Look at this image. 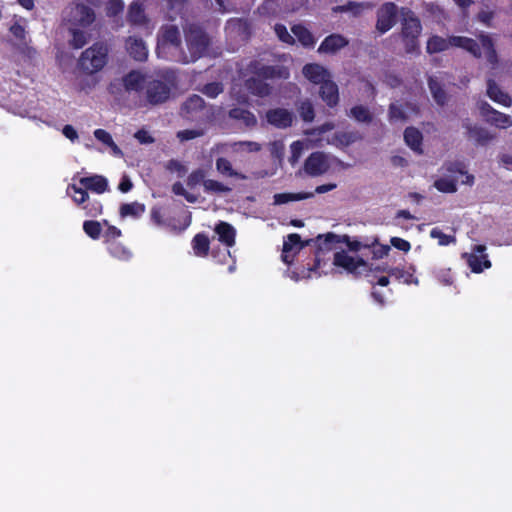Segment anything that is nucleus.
I'll return each mask as SVG.
<instances>
[{
  "mask_svg": "<svg viewBox=\"0 0 512 512\" xmlns=\"http://www.w3.org/2000/svg\"><path fill=\"white\" fill-rule=\"evenodd\" d=\"M478 40L466 37L452 35L443 38L438 35H432L428 38L426 51L428 54H436L448 50L450 47L461 48L471 54L476 59H481L484 53L487 63L491 68H496L499 64V57L492 37L484 32L478 35Z\"/></svg>",
  "mask_w": 512,
  "mask_h": 512,
  "instance_id": "f257e3e1",
  "label": "nucleus"
},
{
  "mask_svg": "<svg viewBox=\"0 0 512 512\" xmlns=\"http://www.w3.org/2000/svg\"><path fill=\"white\" fill-rule=\"evenodd\" d=\"M401 40L406 54H420L419 36L422 24L418 16L410 9H402Z\"/></svg>",
  "mask_w": 512,
  "mask_h": 512,
  "instance_id": "f03ea898",
  "label": "nucleus"
},
{
  "mask_svg": "<svg viewBox=\"0 0 512 512\" xmlns=\"http://www.w3.org/2000/svg\"><path fill=\"white\" fill-rule=\"evenodd\" d=\"M184 32L189 55H184L183 60L185 63L194 62L207 53L210 38L206 31L196 24H189Z\"/></svg>",
  "mask_w": 512,
  "mask_h": 512,
  "instance_id": "7ed1b4c3",
  "label": "nucleus"
},
{
  "mask_svg": "<svg viewBox=\"0 0 512 512\" xmlns=\"http://www.w3.org/2000/svg\"><path fill=\"white\" fill-rule=\"evenodd\" d=\"M107 56V46L102 42H96L82 52L79 66L85 73L94 74L106 65Z\"/></svg>",
  "mask_w": 512,
  "mask_h": 512,
  "instance_id": "20e7f679",
  "label": "nucleus"
},
{
  "mask_svg": "<svg viewBox=\"0 0 512 512\" xmlns=\"http://www.w3.org/2000/svg\"><path fill=\"white\" fill-rule=\"evenodd\" d=\"M333 264L336 267L344 269L348 274L359 278L362 275H368L372 268L370 264L361 257L354 258L345 251H339L334 254Z\"/></svg>",
  "mask_w": 512,
  "mask_h": 512,
  "instance_id": "39448f33",
  "label": "nucleus"
},
{
  "mask_svg": "<svg viewBox=\"0 0 512 512\" xmlns=\"http://www.w3.org/2000/svg\"><path fill=\"white\" fill-rule=\"evenodd\" d=\"M146 102L155 106L165 103L171 95L170 86L163 80L150 76L144 88Z\"/></svg>",
  "mask_w": 512,
  "mask_h": 512,
  "instance_id": "423d86ee",
  "label": "nucleus"
},
{
  "mask_svg": "<svg viewBox=\"0 0 512 512\" xmlns=\"http://www.w3.org/2000/svg\"><path fill=\"white\" fill-rule=\"evenodd\" d=\"M95 19L96 15L93 8L84 3L73 2L69 7L68 21L73 26L86 28L92 25Z\"/></svg>",
  "mask_w": 512,
  "mask_h": 512,
  "instance_id": "0eeeda50",
  "label": "nucleus"
},
{
  "mask_svg": "<svg viewBox=\"0 0 512 512\" xmlns=\"http://www.w3.org/2000/svg\"><path fill=\"white\" fill-rule=\"evenodd\" d=\"M376 16V30L384 34L397 23L398 7L393 2H385L378 8Z\"/></svg>",
  "mask_w": 512,
  "mask_h": 512,
  "instance_id": "6e6552de",
  "label": "nucleus"
},
{
  "mask_svg": "<svg viewBox=\"0 0 512 512\" xmlns=\"http://www.w3.org/2000/svg\"><path fill=\"white\" fill-rule=\"evenodd\" d=\"M250 71L263 80L267 79H287L289 70L281 65H264L259 61H252L249 64Z\"/></svg>",
  "mask_w": 512,
  "mask_h": 512,
  "instance_id": "1a4fd4ad",
  "label": "nucleus"
},
{
  "mask_svg": "<svg viewBox=\"0 0 512 512\" xmlns=\"http://www.w3.org/2000/svg\"><path fill=\"white\" fill-rule=\"evenodd\" d=\"M478 108L487 123L500 129H507L512 126V118L509 115L494 109L486 101L480 102Z\"/></svg>",
  "mask_w": 512,
  "mask_h": 512,
  "instance_id": "9d476101",
  "label": "nucleus"
},
{
  "mask_svg": "<svg viewBox=\"0 0 512 512\" xmlns=\"http://www.w3.org/2000/svg\"><path fill=\"white\" fill-rule=\"evenodd\" d=\"M205 109L206 104L204 99L194 94L182 104L180 114L187 120L195 121L202 118Z\"/></svg>",
  "mask_w": 512,
  "mask_h": 512,
  "instance_id": "9b49d317",
  "label": "nucleus"
},
{
  "mask_svg": "<svg viewBox=\"0 0 512 512\" xmlns=\"http://www.w3.org/2000/svg\"><path fill=\"white\" fill-rule=\"evenodd\" d=\"M485 251V245L479 244L473 247L472 253H465L463 255V257L467 259V263L472 272L481 273L484 271V269L491 267V262L488 259V255L485 254Z\"/></svg>",
  "mask_w": 512,
  "mask_h": 512,
  "instance_id": "f8f14e48",
  "label": "nucleus"
},
{
  "mask_svg": "<svg viewBox=\"0 0 512 512\" xmlns=\"http://www.w3.org/2000/svg\"><path fill=\"white\" fill-rule=\"evenodd\" d=\"M313 242V239H309L307 241H302L301 237L297 233L289 234L283 243L282 249V260L286 264H291L293 261V257L295 253H292L294 250L299 252L303 247L310 245Z\"/></svg>",
  "mask_w": 512,
  "mask_h": 512,
  "instance_id": "ddd939ff",
  "label": "nucleus"
},
{
  "mask_svg": "<svg viewBox=\"0 0 512 512\" xmlns=\"http://www.w3.org/2000/svg\"><path fill=\"white\" fill-rule=\"evenodd\" d=\"M328 169L329 163L322 152L311 153L304 162L305 172L312 177L323 175Z\"/></svg>",
  "mask_w": 512,
  "mask_h": 512,
  "instance_id": "4468645a",
  "label": "nucleus"
},
{
  "mask_svg": "<svg viewBox=\"0 0 512 512\" xmlns=\"http://www.w3.org/2000/svg\"><path fill=\"white\" fill-rule=\"evenodd\" d=\"M225 30L241 40H248L252 35V24L246 18H231L226 22Z\"/></svg>",
  "mask_w": 512,
  "mask_h": 512,
  "instance_id": "2eb2a0df",
  "label": "nucleus"
},
{
  "mask_svg": "<svg viewBox=\"0 0 512 512\" xmlns=\"http://www.w3.org/2000/svg\"><path fill=\"white\" fill-rule=\"evenodd\" d=\"M293 113L285 108H274L266 112V120L272 126L285 129L293 123Z\"/></svg>",
  "mask_w": 512,
  "mask_h": 512,
  "instance_id": "dca6fc26",
  "label": "nucleus"
},
{
  "mask_svg": "<svg viewBox=\"0 0 512 512\" xmlns=\"http://www.w3.org/2000/svg\"><path fill=\"white\" fill-rule=\"evenodd\" d=\"M319 96L330 108H334L339 103V89L337 84L331 80V77L319 84Z\"/></svg>",
  "mask_w": 512,
  "mask_h": 512,
  "instance_id": "f3484780",
  "label": "nucleus"
},
{
  "mask_svg": "<svg viewBox=\"0 0 512 512\" xmlns=\"http://www.w3.org/2000/svg\"><path fill=\"white\" fill-rule=\"evenodd\" d=\"M125 48L130 57L135 61H146L148 57V48L143 39L135 36H129L125 40Z\"/></svg>",
  "mask_w": 512,
  "mask_h": 512,
  "instance_id": "a211bd4d",
  "label": "nucleus"
},
{
  "mask_svg": "<svg viewBox=\"0 0 512 512\" xmlns=\"http://www.w3.org/2000/svg\"><path fill=\"white\" fill-rule=\"evenodd\" d=\"M463 127L466 129L468 139L474 141L477 146H486L495 138L493 134L481 126L472 125L469 122H466L463 124Z\"/></svg>",
  "mask_w": 512,
  "mask_h": 512,
  "instance_id": "6ab92c4d",
  "label": "nucleus"
},
{
  "mask_svg": "<svg viewBox=\"0 0 512 512\" xmlns=\"http://www.w3.org/2000/svg\"><path fill=\"white\" fill-rule=\"evenodd\" d=\"M150 76L142 74L140 71L132 70L122 78L123 86L127 92L143 91L146 81Z\"/></svg>",
  "mask_w": 512,
  "mask_h": 512,
  "instance_id": "aec40b11",
  "label": "nucleus"
},
{
  "mask_svg": "<svg viewBox=\"0 0 512 512\" xmlns=\"http://www.w3.org/2000/svg\"><path fill=\"white\" fill-rule=\"evenodd\" d=\"M348 40L340 35V34H330L325 37V39L321 42L318 52L319 53H327V54H335L342 48L348 45Z\"/></svg>",
  "mask_w": 512,
  "mask_h": 512,
  "instance_id": "412c9836",
  "label": "nucleus"
},
{
  "mask_svg": "<svg viewBox=\"0 0 512 512\" xmlns=\"http://www.w3.org/2000/svg\"><path fill=\"white\" fill-rule=\"evenodd\" d=\"M487 96L497 104H500L504 107H510L512 104V99L510 95L503 91L501 87L496 83L494 79L487 80Z\"/></svg>",
  "mask_w": 512,
  "mask_h": 512,
  "instance_id": "4be33fe9",
  "label": "nucleus"
},
{
  "mask_svg": "<svg viewBox=\"0 0 512 512\" xmlns=\"http://www.w3.org/2000/svg\"><path fill=\"white\" fill-rule=\"evenodd\" d=\"M247 91L257 97H267L272 92V87L258 76H252L245 80Z\"/></svg>",
  "mask_w": 512,
  "mask_h": 512,
  "instance_id": "5701e85b",
  "label": "nucleus"
},
{
  "mask_svg": "<svg viewBox=\"0 0 512 512\" xmlns=\"http://www.w3.org/2000/svg\"><path fill=\"white\" fill-rule=\"evenodd\" d=\"M80 186L84 187L85 189L90 190L97 194H102L106 191H108V181L107 179L102 175H92L87 177H82L79 179Z\"/></svg>",
  "mask_w": 512,
  "mask_h": 512,
  "instance_id": "b1692460",
  "label": "nucleus"
},
{
  "mask_svg": "<svg viewBox=\"0 0 512 512\" xmlns=\"http://www.w3.org/2000/svg\"><path fill=\"white\" fill-rule=\"evenodd\" d=\"M302 73L310 82L318 85L331 77L327 69L316 63L306 64Z\"/></svg>",
  "mask_w": 512,
  "mask_h": 512,
  "instance_id": "393cba45",
  "label": "nucleus"
},
{
  "mask_svg": "<svg viewBox=\"0 0 512 512\" xmlns=\"http://www.w3.org/2000/svg\"><path fill=\"white\" fill-rule=\"evenodd\" d=\"M215 233L218 235V240L227 247L235 245L236 230L228 222L219 221L214 228Z\"/></svg>",
  "mask_w": 512,
  "mask_h": 512,
  "instance_id": "a878e982",
  "label": "nucleus"
},
{
  "mask_svg": "<svg viewBox=\"0 0 512 512\" xmlns=\"http://www.w3.org/2000/svg\"><path fill=\"white\" fill-rule=\"evenodd\" d=\"M161 43L163 46H171L175 49L181 47V35L176 25H165L162 27Z\"/></svg>",
  "mask_w": 512,
  "mask_h": 512,
  "instance_id": "bb28decb",
  "label": "nucleus"
},
{
  "mask_svg": "<svg viewBox=\"0 0 512 512\" xmlns=\"http://www.w3.org/2000/svg\"><path fill=\"white\" fill-rule=\"evenodd\" d=\"M389 276L394 277L396 280L403 282L406 285L418 284V279L414 276L415 268L413 266L393 267L387 270Z\"/></svg>",
  "mask_w": 512,
  "mask_h": 512,
  "instance_id": "cd10ccee",
  "label": "nucleus"
},
{
  "mask_svg": "<svg viewBox=\"0 0 512 512\" xmlns=\"http://www.w3.org/2000/svg\"><path fill=\"white\" fill-rule=\"evenodd\" d=\"M127 20L132 25L143 26L148 23V18L145 14V10L139 1H134L130 4Z\"/></svg>",
  "mask_w": 512,
  "mask_h": 512,
  "instance_id": "c85d7f7f",
  "label": "nucleus"
},
{
  "mask_svg": "<svg viewBox=\"0 0 512 512\" xmlns=\"http://www.w3.org/2000/svg\"><path fill=\"white\" fill-rule=\"evenodd\" d=\"M229 117L236 121L242 122L247 128H252L257 124V119L255 115L251 111L241 107H235L230 109Z\"/></svg>",
  "mask_w": 512,
  "mask_h": 512,
  "instance_id": "c756f323",
  "label": "nucleus"
},
{
  "mask_svg": "<svg viewBox=\"0 0 512 512\" xmlns=\"http://www.w3.org/2000/svg\"><path fill=\"white\" fill-rule=\"evenodd\" d=\"M405 143L415 152L422 153V133L415 127H407L404 131Z\"/></svg>",
  "mask_w": 512,
  "mask_h": 512,
  "instance_id": "7c9ffc66",
  "label": "nucleus"
},
{
  "mask_svg": "<svg viewBox=\"0 0 512 512\" xmlns=\"http://www.w3.org/2000/svg\"><path fill=\"white\" fill-rule=\"evenodd\" d=\"M216 170L219 174L226 177H234L240 180H246V175L233 169L232 163L225 157H218L215 162Z\"/></svg>",
  "mask_w": 512,
  "mask_h": 512,
  "instance_id": "2f4dec72",
  "label": "nucleus"
},
{
  "mask_svg": "<svg viewBox=\"0 0 512 512\" xmlns=\"http://www.w3.org/2000/svg\"><path fill=\"white\" fill-rule=\"evenodd\" d=\"M313 242L316 244L318 250H331L336 244L342 243L341 235H337L333 232L320 234L313 239Z\"/></svg>",
  "mask_w": 512,
  "mask_h": 512,
  "instance_id": "473e14b6",
  "label": "nucleus"
},
{
  "mask_svg": "<svg viewBox=\"0 0 512 512\" xmlns=\"http://www.w3.org/2000/svg\"><path fill=\"white\" fill-rule=\"evenodd\" d=\"M194 254L198 257H206L210 250V240L205 233H198L192 239Z\"/></svg>",
  "mask_w": 512,
  "mask_h": 512,
  "instance_id": "72a5a7b5",
  "label": "nucleus"
},
{
  "mask_svg": "<svg viewBox=\"0 0 512 512\" xmlns=\"http://www.w3.org/2000/svg\"><path fill=\"white\" fill-rule=\"evenodd\" d=\"M428 87L435 102L439 106H444L447 103L448 97L439 81L435 77L430 76L428 78Z\"/></svg>",
  "mask_w": 512,
  "mask_h": 512,
  "instance_id": "f704fd0d",
  "label": "nucleus"
},
{
  "mask_svg": "<svg viewBox=\"0 0 512 512\" xmlns=\"http://www.w3.org/2000/svg\"><path fill=\"white\" fill-rule=\"evenodd\" d=\"M291 31L304 47L311 48L314 46L315 38L304 25L296 24L292 26Z\"/></svg>",
  "mask_w": 512,
  "mask_h": 512,
  "instance_id": "c9c22d12",
  "label": "nucleus"
},
{
  "mask_svg": "<svg viewBox=\"0 0 512 512\" xmlns=\"http://www.w3.org/2000/svg\"><path fill=\"white\" fill-rule=\"evenodd\" d=\"M314 194L311 192H299V193H276L273 196V203L275 205H282L288 202L300 201L313 197Z\"/></svg>",
  "mask_w": 512,
  "mask_h": 512,
  "instance_id": "e433bc0d",
  "label": "nucleus"
},
{
  "mask_svg": "<svg viewBox=\"0 0 512 512\" xmlns=\"http://www.w3.org/2000/svg\"><path fill=\"white\" fill-rule=\"evenodd\" d=\"M349 116L360 123H371L373 115L369 108L363 105H355L350 109Z\"/></svg>",
  "mask_w": 512,
  "mask_h": 512,
  "instance_id": "4c0bfd02",
  "label": "nucleus"
},
{
  "mask_svg": "<svg viewBox=\"0 0 512 512\" xmlns=\"http://www.w3.org/2000/svg\"><path fill=\"white\" fill-rule=\"evenodd\" d=\"M110 255L118 260L127 261L131 258V252L120 242L114 241L107 244Z\"/></svg>",
  "mask_w": 512,
  "mask_h": 512,
  "instance_id": "58836bf2",
  "label": "nucleus"
},
{
  "mask_svg": "<svg viewBox=\"0 0 512 512\" xmlns=\"http://www.w3.org/2000/svg\"><path fill=\"white\" fill-rule=\"evenodd\" d=\"M67 194L72 197L73 201L78 206L84 204L86 201H88L89 198L87 189L82 186L78 187L76 184L68 185Z\"/></svg>",
  "mask_w": 512,
  "mask_h": 512,
  "instance_id": "ea45409f",
  "label": "nucleus"
},
{
  "mask_svg": "<svg viewBox=\"0 0 512 512\" xmlns=\"http://www.w3.org/2000/svg\"><path fill=\"white\" fill-rule=\"evenodd\" d=\"M69 31L72 35V38L69 41V45L72 48L81 49L87 44L89 40V35L86 32L76 28H70Z\"/></svg>",
  "mask_w": 512,
  "mask_h": 512,
  "instance_id": "a19ab883",
  "label": "nucleus"
},
{
  "mask_svg": "<svg viewBox=\"0 0 512 512\" xmlns=\"http://www.w3.org/2000/svg\"><path fill=\"white\" fill-rule=\"evenodd\" d=\"M82 209L85 211L86 216L91 218H96L103 213V205L98 199H90L81 205Z\"/></svg>",
  "mask_w": 512,
  "mask_h": 512,
  "instance_id": "79ce46f5",
  "label": "nucleus"
},
{
  "mask_svg": "<svg viewBox=\"0 0 512 512\" xmlns=\"http://www.w3.org/2000/svg\"><path fill=\"white\" fill-rule=\"evenodd\" d=\"M145 211V206L143 204L134 202V203H125L120 206V215L122 217L133 216L139 217Z\"/></svg>",
  "mask_w": 512,
  "mask_h": 512,
  "instance_id": "37998d69",
  "label": "nucleus"
},
{
  "mask_svg": "<svg viewBox=\"0 0 512 512\" xmlns=\"http://www.w3.org/2000/svg\"><path fill=\"white\" fill-rule=\"evenodd\" d=\"M298 113L304 122L311 123L315 118L314 106L310 100L306 99L301 101L298 108Z\"/></svg>",
  "mask_w": 512,
  "mask_h": 512,
  "instance_id": "c03bdc74",
  "label": "nucleus"
},
{
  "mask_svg": "<svg viewBox=\"0 0 512 512\" xmlns=\"http://www.w3.org/2000/svg\"><path fill=\"white\" fill-rule=\"evenodd\" d=\"M204 191L208 194H223L231 192V188L217 180L207 179L204 181Z\"/></svg>",
  "mask_w": 512,
  "mask_h": 512,
  "instance_id": "a18cd8bd",
  "label": "nucleus"
},
{
  "mask_svg": "<svg viewBox=\"0 0 512 512\" xmlns=\"http://www.w3.org/2000/svg\"><path fill=\"white\" fill-rule=\"evenodd\" d=\"M434 187L442 193H455L457 191V180L441 177L434 182Z\"/></svg>",
  "mask_w": 512,
  "mask_h": 512,
  "instance_id": "49530a36",
  "label": "nucleus"
},
{
  "mask_svg": "<svg viewBox=\"0 0 512 512\" xmlns=\"http://www.w3.org/2000/svg\"><path fill=\"white\" fill-rule=\"evenodd\" d=\"M83 231L91 239L97 240L102 233L101 223L95 220H86L83 222Z\"/></svg>",
  "mask_w": 512,
  "mask_h": 512,
  "instance_id": "de8ad7c7",
  "label": "nucleus"
},
{
  "mask_svg": "<svg viewBox=\"0 0 512 512\" xmlns=\"http://www.w3.org/2000/svg\"><path fill=\"white\" fill-rule=\"evenodd\" d=\"M430 237L437 239L440 246H448L456 243V237L454 235H447L438 227L431 229Z\"/></svg>",
  "mask_w": 512,
  "mask_h": 512,
  "instance_id": "09e8293b",
  "label": "nucleus"
},
{
  "mask_svg": "<svg viewBox=\"0 0 512 512\" xmlns=\"http://www.w3.org/2000/svg\"><path fill=\"white\" fill-rule=\"evenodd\" d=\"M205 176H206V173L203 169L201 168H198L196 170H193L188 178H187V185L191 188L197 186L198 184L202 183V185L204 186V181H206L207 179H205Z\"/></svg>",
  "mask_w": 512,
  "mask_h": 512,
  "instance_id": "8fccbe9b",
  "label": "nucleus"
},
{
  "mask_svg": "<svg viewBox=\"0 0 512 512\" xmlns=\"http://www.w3.org/2000/svg\"><path fill=\"white\" fill-rule=\"evenodd\" d=\"M274 31L281 42L290 44V45L295 43L293 36L290 35V33L288 32V30L284 24L277 23L274 26Z\"/></svg>",
  "mask_w": 512,
  "mask_h": 512,
  "instance_id": "3c124183",
  "label": "nucleus"
},
{
  "mask_svg": "<svg viewBox=\"0 0 512 512\" xmlns=\"http://www.w3.org/2000/svg\"><path fill=\"white\" fill-rule=\"evenodd\" d=\"M222 92L223 85L220 82H210L202 88V93L210 98H216Z\"/></svg>",
  "mask_w": 512,
  "mask_h": 512,
  "instance_id": "603ef678",
  "label": "nucleus"
},
{
  "mask_svg": "<svg viewBox=\"0 0 512 512\" xmlns=\"http://www.w3.org/2000/svg\"><path fill=\"white\" fill-rule=\"evenodd\" d=\"M204 134L202 129H185L177 132V138L180 141H189L198 138Z\"/></svg>",
  "mask_w": 512,
  "mask_h": 512,
  "instance_id": "864d4df0",
  "label": "nucleus"
},
{
  "mask_svg": "<svg viewBox=\"0 0 512 512\" xmlns=\"http://www.w3.org/2000/svg\"><path fill=\"white\" fill-rule=\"evenodd\" d=\"M124 9L123 0H108L106 11L107 15L110 17H115L120 14Z\"/></svg>",
  "mask_w": 512,
  "mask_h": 512,
  "instance_id": "5fc2aeb1",
  "label": "nucleus"
},
{
  "mask_svg": "<svg viewBox=\"0 0 512 512\" xmlns=\"http://www.w3.org/2000/svg\"><path fill=\"white\" fill-rule=\"evenodd\" d=\"M94 137L103 144L117 149V145L113 141L112 136L106 130L100 128L96 129L94 131Z\"/></svg>",
  "mask_w": 512,
  "mask_h": 512,
  "instance_id": "6e6d98bb",
  "label": "nucleus"
},
{
  "mask_svg": "<svg viewBox=\"0 0 512 512\" xmlns=\"http://www.w3.org/2000/svg\"><path fill=\"white\" fill-rule=\"evenodd\" d=\"M104 224L107 225V229L104 233L105 242L107 244L116 241V239L122 235L121 230L116 226L109 225L107 220H104Z\"/></svg>",
  "mask_w": 512,
  "mask_h": 512,
  "instance_id": "4d7b16f0",
  "label": "nucleus"
},
{
  "mask_svg": "<svg viewBox=\"0 0 512 512\" xmlns=\"http://www.w3.org/2000/svg\"><path fill=\"white\" fill-rule=\"evenodd\" d=\"M390 250H391V247L389 245L381 244L378 241V244H375L371 248L372 258L375 259V260L382 259V258H384L385 256H387L389 254Z\"/></svg>",
  "mask_w": 512,
  "mask_h": 512,
  "instance_id": "13d9d810",
  "label": "nucleus"
},
{
  "mask_svg": "<svg viewBox=\"0 0 512 512\" xmlns=\"http://www.w3.org/2000/svg\"><path fill=\"white\" fill-rule=\"evenodd\" d=\"M341 242L346 244L348 249L352 252H359L362 249V241L352 239L349 235H341Z\"/></svg>",
  "mask_w": 512,
  "mask_h": 512,
  "instance_id": "bf43d9fd",
  "label": "nucleus"
},
{
  "mask_svg": "<svg viewBox=\"0 0 512 512\" xmlns=\"http://www.w3.org/2000/svg\"><path fill=\"white\" fill-rule=\"evenodd\" d=\"M445 169L451 174H463L465 173L466 164L463 161H452L445 164Z\"/></svg>",
  "mask_w": 512,
  "mask_h": 512,
  "instance_id": "052dcab7",
  "label": "nucleus"
},
{
  "mask_svg": "<svg viewBox=\"0 0 512 512\" xmlns=\"http://www.w3.org/2000/svg\"><path fill=\"white\" fill-rule=\"evenodd\" d=\"M390 243L393 247H395L396 249H398L404 253L409 252L411 249L410 242L403 238H400V237H392L390 239Z\"/></svg>",
  "mask_w": 512,
  "mask_h": 512,
  "instance_id": "680f3d73",
  "label": "nucleus"
},
{
  "mask_svg": "<svg viewBox=\"0 0 512 512\" xmlns=\"http://www.w3.org/2000/svg\"><path fill=\"white\" fill-rule=\"evenodd\" d=\"M167 170L177 172L180 176L186 173V167L178 160L171 159L166 164Z\"/></svg>",
  "mask_w": 512,
  "mask_h": 512,
  "instance_id": "e2e57ef3",
  "label": "nucleus"
},
{
  "mask_svg": "<svg viewBox=\"0 0 512 512\" xmlns=\"http://www.w3.org/2000/svg\"><path fill=\"white\" fill-rule=\"evenodd\" d=\"M389 119L391 121L393 120H405L406 115L404 111L401 109V107L397 106L396 104H390L389 106Z\"/></svg>",
  "mask_w": 512,
  "mask_h": 512,
  "instance_id": "0e129e2a",
  "label": "nucleus"
},
{
  "mask_svg": "<svg viewBox=\"0 0 512 512\" xmlns=\"http://www.w3.org/2000/svg\"><path fill=\"white\" fill-rule=\"evenodd\" d=\"M437 278L440 282L445 285H451L453 283V275L451 269H442L437 273Z\"/></svg>",
  "mask_w": 512,
  "mask_h": 512,
  "instance_id": "69168bd1",
  "label": "nucleus"
},
{
  "mask_svg": "<svg viewBox=\"0 0 512 512\" xmlns=\"http://www.w3.org/2000/svg\"><path fill=\"white\" fill-rule=\"evenodd\" d=\"M135 138L142 144H150L154 142V138L143 129L138 130L135 133Z\"/></svg>",
  "mask_w": 512,
  "mask_h": 512,
  "instance_id": "338daca9",
  "label": "nucleus"
},
{
  "mask_svg": "<svg viewBox=\"0 0 512 512\" xmlns=\"http://www.w3.org/2000/svg\"><path fill=\"white\" fill-rule=\"evenodd\" d=\"M499 164L508 170H512V155L502 153L498 157Z\"/></svg>",
  "mask_w": 512,
  "mask_h": 512,
  "instance_id": "774afa93",
  "label": "nucleus"
}]
</instances>
